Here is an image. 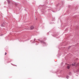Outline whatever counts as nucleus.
<instances>
[{
  "label": "nucleus",
  "instance_id": "obj_6",
  "mask_svg": "<svg viewBox=\"0 0 79 79\" xmlns=\"http://www.w3.org/2000/svg\"><path fill=\"white\" fill-rule=\"evenodd\" d=\"M6 55V52H5V55Z\"/></svg>",
  "mask_w": 79,
  "mask_h": 79
},
{
  "label": "nucleus",
  "instance_id": "obj_4",
  "mask_svg": "<svg viewBox=\"0 0 79 79\" xmlns=\"http://www.w3.org/2000/svg\"><path fill=\"white\" fill-rule=\"evenodd\" d=\"M75 63H73V64H72V65H73V66H75Z\"/></svg>",
  "mask_w": 79,
  "mask_h": 79
},
{
  "label": "nucleus",
  "instance_id": "obj_1",
  "mask_svg": "<svg viewBox=\"0 0 79 79\" xmlns=\"http://www.w3.org/2000/svg\"><path fill=\"white\" fill-rule=\"evenodd\" d=\"M1 26L2 27H4L5 26V23H3L2 24H1Z\"/></svg>",
  "mask_w": 79,
  "mask_h": 79
},
{
  "label": "nucleus",
  "instance_id": "obj_3",
  "mask_svg": "<svg viewBox=\"0 0 79 79\" xmlns=\"http://www.w3.org/2000/svg\"><path fill=\"white\" fill-rule=\"evenodd\" d=\"M70 68V67H69V66H67L68 69H69Z\"/></svg>",
  "mask_w": 79,
  "mask_h": 79
},
{
  "label": "nucleus",
  "instance_id": "obj_5",
  "mask_svg": "<svg viewBox=\"0 0 79 79\" xmlns=\"http://www.w3.org/2000/svg\"><path fill=\"white\" fill-rule=\"evenodd\" d=\"M68 77H69L68 76H67L66 77L68 79Z\"/></svg>",
  "mask_w": 79,
  "mask_h": 79
},
{
  "label": "nucleus",
  "instance_id": "obj_2",
  "mask_svg": "<svg viewBox=\"0 0 79 79\" xmlns=\"http://www.w3.org/2000/svg\"><path fill=\"white\" fill-rule=\"evenodd\" d=\"M34 28V27L32 26L30 27V29H33Z\"/></svg>",
  "mask_w": 79,
  "mask_h": 79
}]
</instances>
